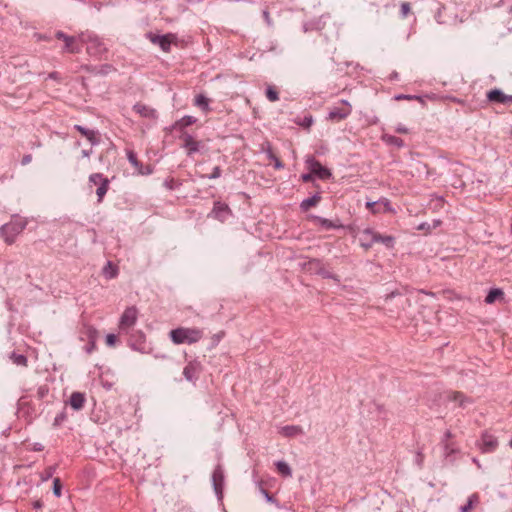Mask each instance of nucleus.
<instances>
[{
  "label": "nucleus",
  "mask_w": 512,
  "mask_h": 512,
  "mask_svg": "<svg viewBox=\"0 0 512 512\" xmlns=\"http://www.w3.org/2000/svg\"><path fill=\"white\" fill-rule=\"evenodd\" d=\"M67 419V413L65 410H63L62 412H60L59 414L56 415V417L54 418V422H53V426L54 427H59L62 425V423L64 421H66Z\"/></svg>",
  "instance_id": "obj_41"
},
{
  "label": "nucleus",
  "mask_w": 512,
  "mask_h": 512,
  "mask_svg": "<svg viewBox=\"0 0 512 512\" xmlns=\"http://www.w3.org/2000/svg\"><path fill=\"white\" fill-rule=\"evenodd\" d=\"M62 484L59 478L53 480V493L56 497H61Z\"/></svg>",
  "instance_id": "obj_42"
},
{
  "label": "nucleus",
  "mask_w": 512,
  "mask_h": 512,
  "mask_svg": "<svg viewBox=\"0 0 512 512\" xmlns=\"http://www.w3.org/2000/svg\"><path fill=\"white\" fill-rule=\"evenodd\" d=\"M266 97L271 102H275V101L279 100V94H278L277 90L274 87H272V86H268L267 87V89H266Z\"/></svg>",
  "instance_id": "obj_39"
},
{
  "label": "nucleus",
  "mask_w": 512,
  "mask_h": 512,
  "mask_svg": "<svg viewBox=\"0 0 512 512\" xmlns=\"http://www.w3.org/2000/svg\"><path fill=\"white\" fill-rule=\"evenodd\" d=\"M360 239H361V243H362V242L371 241V237H367V238H365V237H363V234H362V233H361V238H360Z\"/></svg>",
  "instance_id": "obj_62"
},
{
  "label": "nucleus",
  "mask_w": 512,
  "mask_h": 512,
  "mask_svg": "<svg viewBox=\"0 0 512 512\" xmlns=\"http://www.w3.org/2000/svg\"><path fill=\"white\" fill-rule=\"evenodd\" d=\"M79 132L91 145H95L99 142L98 130H79Z\"/></svg>",
  "instance_id": "obj_30"
},
{
  "label": "nucleus",
  "mask_w": 512,
  "mask_h": 512,
  "mask_svg": "<svg viewBox=\"0 0 512 512\" xmlns=\"http://www.w3.org/2000/svg\"><path fill=\"white\" fill-rule=\"evenodd\" d=\"M363 237H371V241L362 242L361 246L368 250L370 249L375 243H382L387 248H392L394 245V237L392 236H383L380 233L376 232L375 230L371 228H366L362 231Z\"/></svg>",
  "instance_id": "obj_5"
},
{
  "label": "nucleus",
  "mask_w": 512,
  "mask_h": 512,
  "mask_svg": "<svg viewBox=\"0 0 512 512\" xmlns=\"http://www.w3.org/2000/svg\"><path fill=\"white\" fill-rule=\"evenodd\" d=\"M203 337V332L199 328L179 327L170 331V338L174 344H193Z\"/></svg>",
  "instance_id": "obj_1"
},
{
  "label": "nucleus",
  "mask_w": 512,
  "mask_h": 512,
  "mask_svg": "<svg viewBox=\"0 0 512 512\" xmlns=\"http://www.w3.org/2000/svg\"><path fill=\"white\" fill-rule=\"evenodd\" d=\"M89 182L97 185L96 195L98 202H102L104 196L106 195L109 189V179L104 177L101 173H93L89 176Z\"/></svg>",
  "instance_id": "obj_7"
},
{
  "label": "nucleus",
  "mask_w": 512,
  "mask_h": 512,
  "mask_svg": "<svg viewBox=\"0 0 512 512\" xmlns=\"http://www.w3.org/2000/svg\"><path fill=\"white\" fill-rule=\"evenodd\" d=\"M445 439H450L452 437L451 431L447 430L444 434Z\"/></svg>",
  "instance_id": "obj_61"
},
{
  "label": "nucleus",
  "mask_w": 512,
  "mask_h": 512,
  "mask_svg": "<svg viewBox=\"0 0 512 512\" xmlns=\"http://www.w3.org/2000/svg\"><path fill=\"white\" fill-rule=\"evenodd\" d=\"M447 399L457 403L458 406L462 408H465L468 404L472 403L470 398L466 397L462 392L459 391L448 392Z\"/></svg>",
  "instance_id": "obj_17"
},
{
  "label": "nucleus",
  "mask_w": 512,
  "mask_h": 512,
  "mask_svg": "<svg viewBox=\"0 0 512 512\" xmlns=\"http://www.w3.org/2000/svg\"><path fill=\"white\" fill-rule=\"evenodd\" d=\"M296 123L303 128H310L313 125V117L310 114L304 115L302 118H298Z\"/></svg>",
  "instance_id": "obj_36"
},
{
  "label": "nucleus",
  "mask_w": 512,
  "mask_h": 512,
  "mask_svg": "<svg viewBox=\"0 0 512 512\" xmlns=\"http://www.w3.org/2000/svg\"><path fill=\"white\" fill-rule=\"evenodd\" d=\"M98 331L90 325H83L80 330V340L81 341H97Z\"/></svg>",
  "instance_id": "obj_19"
},
{
  "label": "nucleus",
  "mask_w": 512,
  "mask_h": 512,
  "mask_svg": "<svg viewBox=\"0 0 512 512\" xmlns=\"http://www.w3.org/2000/svg\"><path fill=\"white\" fill-rule=\"evenodd\" d=\"M103 275L107 279H113L118 275V268L111 261H108L106 265L103 267Z\"/></svg>",
  "instance_id": "obj_29"
},
{
  "label": "nucleus",
  "mask_w": 512,
  "mask_h": 512,
  "mask_svg": "<svg viewBox=\"0 0 512 512\" xmlns=\"http://www.w3.org/2000/svg\"><path fill=\"white\" fill-rule=\"evenodd\" d=\"M410 12V4L408 2H404L401 4V15L406 17Z\"/></svg>",
  "instance_id": "obj_46"
},
{
  "label": "nucleus",
  "mask_w": 512,
  "mask_h": 512,
  "mask_svg": "<svg viewBox=\"0 0 512 512\" xmlns=\"http://www.w3.org/2000/svg\"><path fill=\"white\" fill-rule=\"evenodd\" d=\"M307 168L313 173V175L317 176L322 180L329 179L332 174L330 170L321 165V163L316 160L313 156H308L305 161Z\"/></svg>",
  "instance_id": "obj_8"
},
{
  "label": "nucleus",
  "mask_w": 512,
  "mask_h": 512,
  "mask_svg": "<svg viewBox=\"0 0 512 512\" xmlns=\"http://www.w3.org/2000/svg\"><path fill=\"white\" fill-rule=\"evenodd\" d=\"M221 176V169L219 166L214 167L212 173L208 176L209 179H217Z\"/></svg>",
  "instance_id": "obj_47"
},
{
  "label": "nucleus",
  "mask_w": 512,
  "mask_h": 512,
  "mask_svg": "<svg viewBox=\"0 0 512 512\" xmlns=\"http://www.w3.org/2000/svg\"><path fill=\"white\" fill-rule=\"evenodd\" d=\"M230 215L231 209L229 206L226 203L216 201L214 202L213 209L208 216L224 222Z\"/></svg>",
  "instance_id": "obj_11"
},
{
  "label": "nucleus",
  "mask_w": 512,
  "mask_h": 512,
  "mask_svg": "<svg viewBox=\"0 0 512 512\" xmlns=\"http://www.w3.org/2000/svg\"><path fill=\"white\" fill-rule=\"evenodd\" d=\"M27 222L21 217H13L10 222L0 227V235L7 244L15 242L16 237L25 229Z\"/></svg>",
  "instance_id": "obj_2"
},
{
  "label": "nucleus",
  "mask_w": 512,
  "mask_h": 512,
  "mask_svg": "<svg viewBox=\"0 0 512 512\" xmlns=\"http://www.w3.org/2000/svg\"><path fill=\"white\" fill-rule=\"evenodd\" d=\"M478 499H479V497H478V495H477V494H472V495L469 497V499H468V501H467L466 505H464V506H462V507H461V511H462V512H468V511H470V510L472 509V507H473L474 503L478 502Z\"/></svg>",
  "instance_id": "obj_37"
},
{
  "label": "nucleus",
  "mask_w": 512,
  "mask_h": 512,
  "mask_svg": "<svg viewBox=\"0 0 512 512\" xmlns=\"http://www.w3.org/2000/svg\"><path fill=\"white\" fill-rule=\"evenodd\" d=\"M504 292L499 288L491 289L485 297L486 304H493L496 300L503 299Z\"/></svg>",
  "instance_id": "obj_26"
},
{
  "label": "nucleus",
  "mask_w": 512,
  "mask_h": 512,
  "mask_svg": "<svg viewBox=\"0 0 512 512\" xmlns=\"http://www.w3.org/2000/svg\"><path fill=\"white\" fill-rule=\"evenodd\" d=\"M80 40L87 44L86 50L92 56L99 57L106 52L104 43L93 33H82Z\"/></svg>",
  "instance_id": "obj_4"
},
{
  "label": "nucleus",
  "mask_w": 512,
  "mask_h": 512,
  "mask_svg": "<svg viewBox=\"0 0 512 512\" xmlns=\"http://www.w3.org/2000/svg\"><path fill=\"white\" fill-rule=\"evenodd\" d=\"M310 269H315L316 273L321 275L324 278H331L334 280L339 281L336 275L330 273L328 270H326L322 264V262L319 259H313L309 261Z\"/></svg>",
  "instance_id": "obj_18"
},
{
  "label": "nucleus",
  "mask_w": 512,
  "mask_h": 512,
  "mask_svg": "<svg viewBox=\"0 0 512 512\" xmlns=\"http://www.w3.org/2000/svg\"><path fill=\"white\" fill-rule=\"evenodd\" d=\"M64 51L70 52V53H78L79 49L74 45L75 38L71 36L70 41H64Z\"/></svg>",
  "instance_id": "obj_40"
},
{
  "label": "nucleus",
  "mask_w": 512,
  "mask_h": 512,
  "mask_svg": "<svg viewBox=\"0 0 512 512\" xmlns=\"http://www.w3.org/2000/svg\"><path fill=\"white\" fill-rule=\"evenodd\" d=\"M506 104L512 102V95H506Z\"/></svg>",
  "instance_id": "obj_63"
},
{
  "label": "nucleus",
  "mask_w": 512,
  "mask_h": 512,
  "mask_svg": "<svg viewBox=\"0 0 512 512\" xmlns=\"http://www.w3.org/2000/svg\"><path fill=\"white\" fill-rule=\"evenodd\" d=\"M321 200V196L316 193L314 194L313 196L309 197V198H306L304 199L301 203H300V208L302 211L306 212L308 211L311 207H314L316 206Z\"/></svg>",
  "instance_id": "obj_24"
},
{
  "label": "nucleus",
  "mask_w": 512,
  "mask_h": 512,
  "mask_svg": "<svg viewBox=\"0 0 512 512\" xmlns=\"http://www.w3.org/2000/svg\"><path fill=\"white\" fill-rule=\"evenodd\" d=\"M48 78L53 80H59V73L55 71L51 72L49 73Z\"/></svg>",
  "instance_id": "obj_57"
},
{
  "label": "nucleus",
  "mask_w": 512,
  "mask_h": 512,
  "mask_svg": "<svg viewBox=\"0 0 512 512\" xmlns=\"http://www.w3.org/2000/svg\"><path fill=\"white\" fill-rule=\"evenodd\" d=\"M382 140L389 146L401 148L403 146V140L397 136L382 134Z\"/></svg>",
  "instance_id": "obj_28"
},
{
  "label": "nucleus",
  "mask_w": 512,
  "mask_h": 512,
  "mask_svg": "<svg viewBox=\"0 0 512 512\" xmlns=\"http://www.w3.org/2000/svg\"><path fill=\"white\" fill-rule=\"evenodd\" d=\"M133 110L143 118H147V119H156L157 118V111L155 109H153L152 107L147 106L143 103H136L133 106Z\"/></svg>",
  "instance_id": "obj_16"
},
{
  "label": "nucleus",
  "mask_w": 512,
  "mask_h": 512,
  "mask_svg": "<svg viewBox=\"0 0 512 512\" xmlns=\"http://www.w3.org/2000/svg\"><path fill=\"white\" fill-rule=\"evenodd\" d=\"M383 206L384 211L390 210V203L387 199L383 198L378 201H372L367 202L366 207L372 212V213H379L381 212V207Z\"/></svg>",
  "instance_id": "obj_21"
},
{
  "label": "nucleus",
  "mask_w": 512,
  "mask_h": 512,
  "mask_svg": "<svg viewBox=\"0 0 512 512\" xmlns=\"http://www.w3.org/2000/svg\"><path fill=\"white\" fill-rule=\"evenodd\" d=\"M259 151L265 153L268 158H275V154L272 150V145L269 141L265 140L259 145Z\"/></svg>",
  "instance_id": "obj_35"
},
{
  "label": "nucleus",
  "mask_w": 512,
  "mask_h": 512,
  "mask_svg": "<svg viewBox=\"0 0 512 512\" xmlns=\"http://www.w3.org/2000/svg\"><path fill=\"white\" fill-rule=\"evenodd\" d=\"M274 161V167L276 169H282L284 167L283 163L279 160V158L275 155V158H269Z\"/></svg>",
  "instance_id": "obj_50"
},
{
  "label": "nucleus",
  "mask_w": 512,
  "mask_h": 512,
  "mask_svg": "<svg viewBox=\"0 0 512 512\" xmlns=\"http://www.w3.org/2000/svg\"><path fill=\"white\" fill-rule=\"evenodd\" d=\"M422 461H423V455L420 452H418L417 453V463L420 467L422 466Z\"/></svg>",
  "instance_id": "obj_58"
},
{
  "label": "nucleus",
  "mask_w": 512,
  "mask_h": 512,
  "mask_svg": "<svg viewBox=\"0 0 512 512\" xmlns=\"http://www.w3.org/2000/svg\"><path fill=\"white\" fill-rule=\"evenodd\" d=\"M117 341V336L115 334H108L106 336V344L110 347L114 346Z\"/></svg>",
  "instance_id": "obj_45"
},
{
  "label": "nucleus",
  "mask_w": 512,
  "mask_h": 512,
  "mask_svg": "<svg viewBox=\"0 0 512 512\" xmlns=\"http://www.w3.org/2000/svg\"><path fill=\"white\" fill-rule=\"evenodd\" d=\"M83 349L87 354H91L96 349V341L88 342Z\"/></svg>",
  "instance_id": "obj_44"
},
{
  "label": "nucleus",
  "mask_w": 512,
  "mask_h": 512,
  "mask_svg": "<svg viewBox=\"0 0 512 512\" xmlns=\"http://www.w3.org/2000/svg\"><path fill=\"white\" fill-rule=\"evenodd\" d=\"M43 449H44V446L41 443H35L33 445L34 451L40 452V451H43Z\"/></svg>",
  "instance_id": "obj_56"
},
{
  "label": "nucleus",
  "mask_w": 512,
  "mask_h": 512,
  "mask_svg": "<svg viewBox=\"0 0 512 512\" xmlns=\"http://www.w3.org/2000/svg\"><path fill=\"white\" fill-rule=\"evenodd\" d=\"M34 508L40 509L43 506V503L40 500H37L33 503Z\"/></svg>",
  "instance_id": "obj_59"
},
{
  "label": "nucleus",
  "mask_w": 512,
  "mask_h": 512,
  "mask_svg": "<svg viewBox=\"0 0 512 512\" xmlns=\"http://www.w3.org/2000/svg\"><path fill=\"white\" fill-rule=\"evenodd\" d=\"M171 35H154L151 37V41L154 44H158L164 52H168L171 47Z\"/></svg>",
  "instance_id": "obj_20"
},
{
  "label": "nucleus",
  "mask_w": 512,
  "mask_h": 512,
  "mask_svg": "<svg viewBox=\"0 0 512 512\" xmlns=\"http://www.w3.org/2000/svg\"><path fill=\"white\" fill-rule=\"evenodd\" d=\"M179 185L180 184L173 178L166 179L164 182V186L170 190L176 189Z\"/></svg>",
  "instance_id": "obj_43"
},
{
  "label": "nucleus",
  "mask_w": 512,
  "mask_h": 512,
  "mask_svg": "<svg viewBox=\"0 0 512 512\" xmlns=\"http://www.w3.org/2000/svg\"><path fill=\"white\" fill-rule=\"evenodd\" d=\"M55 37L59 40H63V41H70L71 40V36H68L66 35L64 32L62 31H57L56 34H55Z\"/></svg>",
  "instance_id": "obj_48"
},
{
  "label": "nucleus",
  "mask_w": 512,
  "mask_h": 512,
  "mask_svg": "<svg viewBox=\"0 0 512 512\" xmlns=\"http://www.w3.org/2000/svg\"><path fill=\"white\" fill-rule=\"evenodd\" d=\"M311 219L318 223L321 227H323L326 230L331 229H341L344 228L343 224L337 219V220H330L326 219L320 216L312 215Z\"/></svg>",
  "instance_id": "obj_15"
},
{
  "label": "nucleus",
  "mask_w": 512,
  "mask_h": 512,
  "mask_svg": "<svg viewBox=\"0 0 512 512\" xmlns=\"http://www.w3.org/2000/svg\"><path fill=\"white\" fill-rule=\"evenodd\" d=\"M202 371V366L200 362L194 360L190 361L183 369V375L185 379L189 382H195Z\"/></svg>",
  "instance_id": "obj_12"
},
{
  "label": "nucleus",
  "mask_w": 512,
  "mask_h": 512,
  "mask_svg": "<svg viewBox=\"0 0 512 512\" xmlns=\"http://www.w3.org/2000/svg\"><path fill=\"white\" fill-rule=\"evenodd\" d=\"M397 77H398V73H397V72L392 73V75H391V78H392V79H393V78H397Z\"/></svg>",
  "instance_id": "obj_64"
},
{
  "label": "nucleus",
  "mask_w": 512,
  "mask_h": 512,
  "mask_svg": "<svg viewBox=\"0 0 512 512\" xmlns=\"http://www.w3.org/2000/svg\"><path fill=\"white\" fill-rule=\"evenodd\" d=\"M395 99L396 100H401V99H417V100L421 101V97H419V96H411V95H404V94H399V95L395 96Z\"/></svg>",
  "instance_id": "obj_49"
},
{
  "label": "nucleus",
  "mask_w": 512,
  "mask_h": 512,
  "mask_svg": "<svg viewBox=\"0 0 512 512\" xmlns=\"http://www.w3.org/2000/svg\"><path fill=\"white\" fill-rule=\"evenodd\" d=\"M85 400V395L83 393L73 392L70 396L69 404L74 410L78 411L84 407Z\"/></svg>",
  "instance_id": "obj_22"
},
{
  "label": "nucleus",
  "mask_w": 512,
  "mask_h": 512,
  "mask_svg": "<svg viewBox=\"0 0 512 512\" xmlns=\"http://www.w3.org/2000/svg\"><path fill=\"white\" fill-rule=\"evenodd\" d=\"M91 154V150H82V156L83 157H89V155Z\"/></svg>",
  "instance_id": "obj_60"
},
{
  "label": "nucleus",
  "mask_w": 512,
  "mask_h": 512,
  "mask_svg": "<svg viewBox=\"0 0 512 512\" xmlns=\"http://www.w3.org/2000/svg\"><path fill=\"white\" fill-rule=\"evenodd\" d=\"M10 359L17 366L26 367L27 364H28L27 357L25 355H23V354H18L16 352H12L11 353Z\"/></svg>",
  "instance_id": "obj_32"
},
{
  "label": "nucleus",
  "mask_w": 512,
  "mask_h": 512,
  "mask_svg": "<svg viewBox=\"0 0 512 512\" xmlns=\"http://www.w3.org/2000/svg\"><path fill=\"white\" fill-rule=\"evenodd\" d=\"M262 493H263L264 497L266 498V500L268 502H273L274 501L273 496H271L267 490L262 489Z\"/></svg>",
  "instance_id": "obj_53"
},
{
  "label": "nucleus",
  "mask_w": 512,
  "mask_h": 512,
  "mask_svg": "<svg viewBox=\"0 0 512 512\" xmlns=\"http://www.w3.org/2000/svg\"><path fill=\"white\" fill-rule=\"evenodd\" d=\"M56 471V466H49L47 467L41 474H40V477H41V480L43 482L49 480L50 478H52L53 474L55 473Z\"/></svg>",
  "instance_id": "obj_38"
},
{
  "label": "nucleus",
  "mask_w": 512,
  "mask_h": 512,
  "mask_svg": "<svg viewBox=\"0 0 512 512\" xmlns=\"http://www.w3.org/2000/svg\"><path fill=\"white\" fill-rule=\"evenodd\" d=\"M196 122V118L193 116H184L179 122L171 126L170 128H185L193 125Z\"/></svg>",
  "instance_id": "obj_34"
},
{
  "label": "nucleus",
  "mask_w": 512,
  "mask_h": 512,
  "mask_svg": "<svg viewBox=\"0 0 512 512\" xmlns=\"http://www.w3.org/2000/svg\"><path fill=\"white\" fill-rule=\"evenodd\" d=\"M349 113H350L349 107L334 108L329 112L328 117H329V119H332V120H334V119L340 120V119L345 118Z\"/></svg>",
  "instance_id": "obj_27"
},
{
  "label": "nucleus",
  "mask_w": 512,
  "mask_h": 512,
  "mask_svg": "<svg viewBox=\"0 0 512 512\" xmlns=\"http://www.w3.org/2000/svg\"><path fill=\"white\" fill-rule=\"evenodd\" d=\"M280 433L285 437H294L296 435L302 434L303 430L300 426L297 425H287L281 428Z\"/></svg>",
  "instance_id": "obj_25"
},
{
  "label": "nucleus",
  "mask_w": 512,
  "mask_h": 512,
  "mask_svg": "<svg viewBox=\"0 0 512 512\" xmlns=\"http://www.w3.org/2000/svg\"><path fill=\"white\" fill-rule=\"evenodd\" d=\"M301 179L303 182L307 183L313 180V173H306L301 175Z\"/></svg>",
  "instance_id": "obj_51"
},
{
  "label": "nucleus",
  "mask_w": 512,
  "mask_h": 512,
  "mask_svg": "<svg viewBox=\"0 0 512 512\" xmlns=\"http://www.w3.org/2000/svg\"><path fill=\"white\" fill-rule=\"evenodd\" d=\"M127 158L131 165L137 170L138 174L149 175L152 173V168L150 166L144 167L132 150L127 151Z\"/></svg>",
  "instance_id": "obj_14"
},
{
  "label": "nucleus",
  "mask_w": 512,
  "mask_h": 512,
  "mask_svg": "<svg viewBox=\"0 0 512 512\" xmlns=\"http://www.w3.org/2000/svg\"><path fill=\"white\" fill-rule=\"evenodd\" d=\"M178 138L180 147L186 150L188 156L200 152L205 147V143L202 140L196 139V137L185 130H181Z\"/></svg>",
  "instance_id": "obj_3"
},
{
  "label": "nucleus",
  "mask_w": 512,
  "mask_h": 512,
  "mask_svg": "<svg viewBox=\"0 0 512 512\" xmlns=\"http://www.w3.org/2000/svg\"><path fill=\"white\" fill-rule=\"evenodd\" d=\"M138 318V310L135 306H130L125 309L119 321V333L129 334L132 331Z\"/></svg>",
  "instance_id": "obj_6"
},
{
  "label": "nucleus",
  "mask_w": 512,
  "mask_h": 512,
  "mask_svg": "<svg viewBox=\"0 0 512 512\" xmlns=\"http://www.w3.org/2000/svg\"><path fill=\"white\" fill-rule=\"evenodd\" d=\"M129 336L128 344L135 350L144 353L146 351V337L140 330H132L127 334Z\"/></svg>",
  "instance_id": "obj_9"
},
{
  "label": "nucleus",
  "mask_w": 512,
  "mask_h": 512,
  "mask_svg": "<svg viewBox=\"0 0 512 512\" xmlns=\"http://www.w3.org/2000/svg\"><path fill=\"white\" fill-rule=\"evenodd\" d=\"M209 102L210 100L203 94H198L194 99V104L202 111L209 110Z\"/></svg>",
  "instance_id": "obj_31"
},
{
  "label": "nucleus",
  "mask_w": 512,
  "mask_h": 512,
  "mask_svg": "<svg viewBox=\"0 0 512 512\" xmlns=\"http://www.w3.org/2000/svg\"><path fill=\"white\" fill-rule=\"evenodd\" d=\"M487 98L490 102L506 104V94L500 89H493L487 93Z\"/></svg>",
  "instance_id": "obj_23"
},
{
  "label": "nucleus",
  "mask_w": 512,
  "mask_h": 512,
  "mask_svg": "<svg viewBox=\"0 0 512 512\" xmlns=\"http://www.w3.org/2000/svg\"><path fill=\"white\" fill-rule=\"evenodd\" d=\"M276 465V468H277V471L285 476V477H290L292 475V470L290 468V466L285 462V461H277L275 463Z\"/></svg>",
  "instance_id": "obj_33"
},
{
  "label": "nucleus",
  "mask_w": 512,
  "mask_h": 512,
  "mask_svg": "<svg viewBox=\"0 0 512 512\" xmlns=\"http://www.w3.org/2000/svg\"><path fill=\"white\" fill-rule=\"evenodd\" d=\"M212 483L216 495L221 499L224 486V471L220 465H217L212 473Z\"/></svg>",
  "instance_id": "obj_13"
},
{
  "label": "nucleus",
  "mask_w": 512,
  "mask_h": 512,
  "mask_svg": "<svg viewBox=\"0 0 512 512\" xmlns=\"http://www.w3.org/2000/svg\"><path fill=\"white\" fill-rule=\"evenodd\" d=\"M31 160H32V156L30 154H28L22 158L21 163H22V165H27L31 162Z\"/></svg>",
  "instance_id": "obj_54"
},
{
  "label": "nucleus",
  "mask_w": 512,
  "mask_h": 512,
  "mask_svg": "<svg viewBox=\"0 0 512 512\" xmlns=\"http://www.w3.org/2000/svg\"><path fill=\"white\" fill-rule=\"evenodd\" d=\"M263 18L268 26H272V20H271L269 12L267 10L263 11Z\"/></svg>",
  "instance_id": "obj_52"
},
{
  "label": "nucleus",
  "mask_w": 512,
  "mask_h": 512,
  "mask_svg": "<svg viewBox=\"0 0 512 512\" xmlns=\"http://www.w3.org/2000/svg\"><path fill=\"white\" fill-rule=\"evenodd\" d=\"M444 449H445V452L447 455L450 453H453L455 451L454 448L451 447L450 444H448V443L444 444Z\"/></svg>",
  "instance_id": "obj_55"
},
{
  "label": "nucleus",
  "mask_w": 512,
  "mask_h": 512,
  "mask_svg": "<svg viewBox=\"0 0 512 512\" xmlns=\"http://www.w3.org/2000/svg\"><path fill=\"white\" fill-rule=\"evenodd\" d=\"M478 447L482 453L494 452L498 447V440L494 435L484 432L478 443Z\"/></svg>",
  "instance_id": "obj_10"
}]
</instances>
